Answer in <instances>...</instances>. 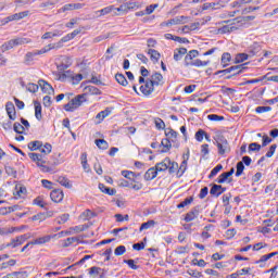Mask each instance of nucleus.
I'll return each instance as SVG.
<instances>
[{"instance_id": "nucleus-1", "label": "nucleus", "mask_w": 278, "mask_h": 278, "mask_svg": "<svg viewBox=\"0 0 278 278\" xmlns=\"http://www.w3.org/2000/svg\"><path fill=\"white\" fill-rule=\"evenodd\" d=\"M166 170H168L169 175H175L177 162L172 161L170 157H165L162 162L156 163L154 167H150L143 178L146 181H153L159 173H166Z\"/></svg>"}, {"instance_id": "nucleus-2", "label": "nucleus", "mask_w": 278, "mask_h": 278, "mask_svg": "<svg viewBox=\"0 0 278 278\" xmlns=\"http://www.w3.org/2000/svg\"><path fill=\"white\" fill-rule=\"evenodd\" d=\"M195 58H199V50H190L189 52H187L184 59L185 68H190V66H194L195 68H203L205 66H210V61H202L201 59Z\"/></svg>"}, {"instance_id": "nucleus-3", "label": "nucleus", "mask_w": 278, "mask_h": 278, "mask_svg": "<svg viewBox=\"0 0 278 278\" xmlns=\"http://www.w3.org/2000/svg\"><path fill=\"white\" fill-rule=\"evenodd\" d=\"M28 157L40 168L41 173H51V167L47 166V157L40 153L30 152Z\"/></svg>"}, {"instance_id": "nucleus-4", "label": "nucleus", "mask_w": 278, "mask_h": 278, "mask_svg": "<svg viewBox=\"0 0 278 278\" xmlns=\"http://www.w3.org/2000/svg\"><path fill=\"white\" fill-rule=\"evenodd\" d=\"M220 25H223V26L217 28L216 34H220V35L231 34V33L238 31V29H240V25L238 24V20H236V18L223 21L220 23Z\"/></svg>"}, {"instance_id": "nucleus-5", "label": "nucleus", "mask_w": 278, "mask_h": 278, "mask_svg": "<svg viewBox=\"0 0 278 278\" xmlns=\"http://www.w3.org/2000/svg\"><path fill=\"white\" fill-rule=\"evenodd\" d=\"M23 45H31V38L17 37L4 42L1 48L2 51H10L11 49H14V47H21Z\"/></svg>"}, {"instance_id": "nucleus-6", "label": "nucleus", "mask_w": 278, "mask_h": 278, "mask_svg": "<svg viewBox=\"0 0 278 278\" xmlns=\"http://www.w3.org/2000/svg\"><path fill=\"white\" fill-rule=\"evenodd\" d=\"M85 96L77 94L74 99L70 100L68 103L64 104L63 109L65 112H75L78 108H81L87 99H84Z\"/></svg>"}, {"instance_id": "nucleus-7", "label": "nucleus", "mask_w": 278, "mask_h": 278, "mask_svg": "<svg viewBox=\"0 0 278 278\" xmlns=\"http://www.w3.org/2000/svg\"><path fill=\"white\" fill-rule=\"evenodd\" d=\"M139 84L141 85L139 90L143 97H151V94L155 92V87L149 78L144 79V77H139Z\"/></svg>"}, {"instance_id": "nucleus-8", "label": "nucleus", "mask_w": 278, "mask_h": 278, "mask_svg": "<svg viewBox=\"0 0 278 278\" xmlns=\"http://www.w3.org/2000/svg\"><path fill=\"white\" fill-rule=\"evenodd\" d=\"M215 141L219 155H225L226 151H229V141L223 135H216Z\"/></svg>"}, {"instance_id": "nucleus-9", "label": "nucleus", "mask_w": 278, "mask_h": 278, "mask_svg": "<svg viewBox=\"0 0 278 278\" xmlns=\"http://www.w3.org/2000/svg\"><path fill=\"white\" fill-rule=\"evenodd\" d=\"M80 88H83V92L80 96H84V99L86 97H92V96H99L101 94V89L97 88L92 85H86V83H81Z\"/></svg>"}, {"instance_id": "nucleus-10", "label": "nucleus", "mask_w": 278, "mask_h": 278, "mask_svg": "<svg viewBox=\"0 0 278 278\" xmlns=\"http://www.w3.org/2000/svg\"><path fill=\"white\" fill-rule=\"evenodd\" d=\"M187 21H188V16L180 15L161 23V27H172V25H185Z\"/></svg>"}, {"instance_id": "nucleus-11", "label": "nucleus", "mask_w": 278, "mask_h": 278, "mask_svg": "<svg viewBox=\"0 0 278 278\" xmlns=\"http://www.w3.org/2000/svg\"><path fill=\"white\" fill-rule=\"evenodd\" d=\"M27 242V235H21L17 236L15 239H12L11 242L7 243L5 249L10 248L11 249H16L18 247H23Z\"/></svg>"}, {"instance_id": "nucleus-12", "label": "nucleus", "mask_w": 278, "mask_h": 278, "mask_svg": "<svg viewBox=\"0 0 278 278\" xmlns=\"http://www.w3.org/2000/svg\"><path fill=\"white\" fill-rule=\"evenodd\" d=\"M79 34H81V29H75L71 34L65 35L58 43H55L56 47H60V49H62V45H64V42H71V40H73L76 36H79Z\"/></svg>"}, {"instance_id": "nucleus-13", "label": "nucleus", "mask_w": 278, "mask_h": 278, "mask_svg": "<svg viewBox=\"0 0 278 278\" xmlns=\"http://www.w3.org/2000/svg\"><path fill=\"white\" fill-rule=\"evenodd\" d=\"M50 199L53 203H62L64 201V191L62 189H54L50 192Z\"/></svg>"}, {"instance_id": "nucleus-14", "label": "nucleus", "mask_w": 278, "mask_h": 278, "mask_svg": "<svg viewBox=\"0 0 278 278\" xmlns=\"http://www.w3.org/2000/svg\"><path fill=\"white\" fill-rule=\"evenodd\" d=\"M188 170V159H185L179 166V163H177V168L174 172L176 174V177L180 179V177H184L186 172Z\"/></svg>"}, {"instance_id": "nucleus-15", "label": "nucleus", "mask_w": 278, "mask_h": 278, "mask_svg": "<svg viewBox=\"0 0 278 278\" xmlns=\"http://www.w3.org/2000/svg\"><path fill=\"white\" fill-rule=\"evenodd\" d=\"M224 192H227V188L216 184L212 185L210 190L211 197H215L216 199H218L220 194H224Z\"/></svg>"}, {"instance_id": "nucleus-16", "label": "nucleus", "mask_w": 278, "mask_h": 278, "mask_svg": "<svg viewBox=\"0 0 278 278\" xmlns=\"http://www.w3.org/2000/svg\"><path fill=\"white\" fill-rule=\"evenodd\" d=\"M154 88L157 86H164V76L161 73H154L148 78Z\"/></svg>"}, {"instance_id": "nucleus-17", "label": "nucleus", "mask_w": 278, "mask_h": 278, "mask_svg": "<svg viewBox=\"0 0 278 278\" xmlns=\"http://www.w3.org/2000/svg\"><path fill=\"white\" fill-rule=\"evenodd\" d=\"M13 194L15 197V199H24V197L27 195V188H25V186L17 184L15 185Z\"/></svg>"}, {"instance_id": "nucleus-18", "label": "nucleus", "mask_w": 278, "mask_h": 278, "mask_svg": "<svg viewBox=\"0 0 278 278\" xmlns=\"http://www.w3.org/2000/svg\"><path fill=\"white\" fill-rule=\"evenodd\" d=\"M38 84L45 94H53V86H51L47 80L39 79Z\"/></svg>"}, {"instance_id": "nucleus-19", "label": "nucleus", "mask_w": 278, "mask_h": 278, "mask_svg": "<svg viewBox=\"0 0 278 278\" xmlns=\"http://www.w3.org/2000/svg\"><path fill=\"white\" fill-rule=\"evenodd\" d=\"M86 4L84 3H68L64 4L61 9L60 12H72L73 10H81Z\"/></svg>"}, {"instance_id": "nucleus-20", "label": "nucleus", "mask_w": 278, "mask_h": 278, "mask_svg": "<svg viewBox=\"0 0 278 278\" xmlns=\"http://www.w3.org/2000/svg\"><path fill=\"white\" fill-rule=\"evenodd\" d=\"M56 79L58 81H71L72 77H73V71L71 70H67V71H64V72H59L56 74Z\"/></svg>"}, {"instance_id": "nucleus-21", "label": "nucleus", "mask_w": 278, "mask_h": 278, "mask_svg": "<svg viewBox=\"0 0 278 278\" xmlns=\"http://www.w3.org/2000/svg\"><path fill=\"white\" fill-rule=\"evenodd\" d=\"M5 110L10 121H16V108L14 106V103L8 102L5 104Z\"/></svg>"}, {"instance_id": "nucleus-22", "label": "nucleus", "mask_w": 278, "mask_h": 278, "mask_svg": "<svg viewBox=\"0 0 278 278\" xmlns=\"http://www.w3.org/2000/svg\"><path fill=\"white\" fill-rule=\"evenodd\" d=\"M197 218H199V208L194 207L185 215L184 220L185 223H192V220H197Z\"/></svg>"}, {"instance_id": "nucleus-23", "label": "nucleus", "mask_w": 278, "mask_h": 278, "mask_svg": "<svg viewBox=\"0 0 278 278\" xmlns=\"http://www.w3.org/2000/svg\"><path fill=\"white\" fill-rule=\"evenodd\" d=\"M186 53H188L187 48H176L174 50V60H175V62H181V60H184V55H186Z\"/></svg>"}, {"instance_id": "nucleus-24", "label": "nucleus", "mask_w": 278, "mask_h": 278, "mask_svg": "<svg viewBox=\"0 0 278 278\" xmlns=\"http://www.w3.org/2000/svg\"><path fill=\"white\" fill-rule=\"evenodd\" d=\"M233 173H236V169L233 167L229 172L222 173L215 180L216 184H225V181H227L229 177L233 175Z\"/></svg>"}, {"instance_id": "nucleus-25", "label": "nucleus", "mask_w": 278, "mask_h": 278, "mask_svg": "<svg viewBox=\"0 0 278 278\" xmlns=\"http://www.w3.org/2000/svg\"><path fill=\"white\" fill-rule=\"evenodd\" d=\"M244 68V64L241 65H235L231 67H228L226 70L219 71L218 73H233L232 75H240V73H242V70Z\"/></svg>"}, {"instance_id": "nucleus-26", "label": "nucleus", "mask_w": 278, "mask_h": 278, "mask_svg": "<svg viewBox=\"0 0 278 278\" xmlns=\"http://www.w3.org/2000/svg\"><path fill=\"white\" fill-rule=\"evenodd\" d=\"M51 240H53V235H46L43 237H39L35 240H33V244H38V245H42V244H48V242H51Z\"/></svg>"}, {"instance_id": "nucleus-27", "label": "nucleus", "mask_w": 278, "mask_h": 278, "mask_svg": "<svg viewBox=\"0 0 278 278\" xmlns=\"http://www.w3.org/2000/svg\"><path fill=\"white\" fill-rule=\"evenodd\" d=\"M148 55L150 56L151 62L154 64H157V62H160V58H162V54L155 49H149Z\"/></svg>"}, {"instance_id": "nucleus-28", "label": "nucleus", "mask_w": 278, "mask_h": 278, "mask_svg": "<svg viewBox=\"0 0 278 278\" xmlns=\"http://www.w3.org/2000/svg\"><path fill=\"white\" fill-rule=\"evenodd\" d=\"M160 147L162 148L160 150V153H168V151H170V149H173V143H170V140L169 139H163L161 141V144Z\"/></svg>"}, {"instance_id": "nucleus-29", "label": "nucleus", "mask_w": 278, "mask_h": 278, "mask_svg": "<svg viewBox=\"0 0 278 278\" xmlns=\"http://www.w3.org/2000/svg\"><path fill=\"white\" fill-rule=\"evenodd\" d=\"M33 205H37V207H41L42 210H48L47 205H49L45 201V195H39L33 200Z\"/></svg>"}, {"instance_id": "nucleus-30", "label": "nucleus", "mask_w": 278, "mask_h": 278, "mask_svg": "<svg viewBox=\"0 0 278 278\" xmlns=\"http://www.w3.org/2000/svg\"><path fill=\"white\" fill-rule=\"evenodd\" d=\"M53 49H60V46L55 43H49L40 50H36L37 55H45V53H49V51H53Z\"/></svg>"}, {"instance_id": "nucleus-31", "label": "nucleus", "mask_w": 278, "mask_h": 278, "mask_svg": "<svg viewBox=\"0 0 278 278\" xmlns=\"http://www.w3.org/2000/svg\"><path fill=\"white\" fill-rule=\"evenodd\" d=\"M53 151V146L51 143H42L39 148L40 155H43V157H47Z\"/></svg>"}, {"instance_id": "nucleus-32", "label": "nucleus", "mask_w": 278, "mask_h": 278, "mask_svg": "<svg viewBox=\"0 0 278 278\" xmlns=\"http://www.w3.org/2000/svg\"><path fill=\"white\" fill-rule=\"evenodd\" d=\"M223 5H220V2H205L202 5V12H205V10H220Z\"/></svg>"}, {"instance_id": "nucleus-33", "label": "nucleus", "mask_w": 278, "mask_h": 278, "mask_svg": "<svg viewBox=\"0 0 278 278\" xmlns=\"http://www.w3.org/2000/svg\"><path fill=\"white\" fill-rule=\"evenodd\" d=\"M230 62H231V53L224 52L222 54V59H220V64H222L223 68H227V66H229Z\"/></svg>"}, {"instance_id": "nucleus-34", "label": "nucleus", "mask_w": 278, "mask_h": 278, "mask_svg": "<svg viewBox=\"0 0 278 278\" xmlns=\"http://www.w3.org/2000/svg\"><path fill=\"white\" fill-rule=\"evenodd\" d=\"M98 188L104 194H109V197H114L116 194V189H112L110 187H106L104 184H99Z\"/></svg>"}, {"instance_id": "nucleus-35", "label": "nucleus", "mask_w": 278, "mask_h": 278, "mask_svg": "<svg viewBox=\"0 0 278 278\" xmlns=\"http://www.w3.org/2000/svg\"><path fill=\"white\" fill-rule=\"evenodd\" d=\"M115 10V7L114 5H109V7H105L101 10H98L96 12V14H99L98 16H108V14H112V12H114Z\"/></svg>"}, {"instance_id": "nucleus-36", "label": "nucleus", "mask_w": 278, "mask_h": 278, "mask_svg": "<svg viewBox=\"0 0 278 278\" xmlns=\"http://www.w3.org/2000/svg\"><path fill=\"white\" fill-rule=\"evenodd\" d=\"M34 105H35V118H37V121H42V104H40V102L38 101H35Z\"/></svg>"}, {"instance_id": "nucleus-37", "label": "nucleus", "mask_w": 278, "mask_h": 278, "mask_svg": "<svg viewBox=\"0 0 278 278\" xmlns=\"http://www.w3.org/2000/svg\"><path fill=\"white\" fill-rule=\"evenodd\" d=\"M71 66H73V62H71V58H66L65 63H61L56 65V68L59 73H63L67 68H71Z\"/></svg>"}, {"instance_id": "nucleus-38", "label": "nucleus", "mask_w": 278, "mask_h": 278, "mask_svg": "<svg viewBox=\"0 0 278 278\" xmlns=\"http://www.w3.org/2000/svg\"><path fill=\"white\" fill-rule=\"evenodd\" d=\"M29 151H40V148L42 147V141L40 140H35V141H30L27 144Z\"/></svg>"}, {"instance_id": "nucleus-39", "label": "nucleus", "mask_w": 278, "mask_h": 278, "mask_svg": "<svg viewBox=\"0 0 278 278\" xmlns=\"http://www.w3.org/2000/svg\"><path fill=\"white\" fill-rule=\"evenodd\" d=\"M94 144L98 147V149H101L102 151H108L110 148V143L105 141L104 139H96Z\"/></svg>"}, {"instance_id": "nucleus-40", "label": "nucleus", "mask_w": 278, "mask_h": 278, "mask_svg": "<svg viewBox=\"0 0 278 278\" xmlns=\"http://www.w3.org/2000/svg\"><path fill=\"white\" fill-rule=\"evenodd\" d=\"M236 21H238L239 28L244 25V23H249V21H255V15H248L242 17H236Z\"/></svg>"}, {"instance_id": "nucleus-41", "label": "nucleus", "mask_w": 278, "mask_h": 278, "mask_svg": "<svg viewBox=\"0 0 278 278\" xmlns=\"http://www.w3.org/2000/svg\"><path fill=\"white\" fill-rule=\"evenodd\" d=\"M58 182L60 184V186H63L64 188H73V184H71V180L64 176H60L58 178Z\"/></svg>"}, {"instance_id": "nucleus-42", "label": "nucleus", "mask_w": 278, "mask_h": 278, "mask_svg": "<svg viewBox=\"0 0 278 278\" xmlns=\"http://www.w3.org/2000/svg\"><path fill=\"white\" fill-rule=\"evenodd\" d=\"M28 14H29V11H24V12L15 13L11 17H9V21H21L23 18H26V16Z\"/></svg>"}, {"instance_id": "nucleus-43", "label": "nucleus", "mask_w": 278, "mask_h": 278, "mask_svg": "<svg viewBox=\"0 0 278 278\" xmlns=\"http://www.w3.org/2000/svg\"><path fill=\"white\" fill-rule=\"evenodd\" d=\"M153 122H154L155 128L159 131H162V129H166V123H164V119L160 117H154Z\"/></svg>"}, {"instance_id": "nucleus-44", "label": "nucleus", "mask_w": 278, "mask_h": 278, "mask_svg": "<svg viewBox=\"0 0 278 278\" xmlns=\"http://www.w3.org/2000/svg\"><path fill=\"white\" fill-rule=\"evenodd\" d=\"M122 14H128L127 7L125 4H122L118 8L115 7L113 16H122Z\"/></svg>"}, {"instance_id": "nucleus-45", "label": "nucleus", "mask_w": 278, "mask_h": 278, "mask_svg": "<svg viewBox=\"0 0 278 278\" xmlns=\"http://www.w3.org/2000/svg\"><path fill=\"white\" fill-rule=\"evenodd\" d=\"M84 79V75L81 74H72V78L70 79V83L72 86H77L79 83Z\"/></svg>"}, {"instance_id": "nucleus-46", "label": "nucleus", "mask_w": 278, "mask_h": 278, "mask_svg": "<svg viewBox=\"0 0 278 278\" xmlns=\"http://www.w3.org/2000/svg\"><path fill=\"white\" fill-rule=\"evenodd\" d=\"M110 114H112V111H110V109H105L104 111L99 112L96 118L102 123V121H105Z\"/></svg>"}, {"instance_id": "nucleus-47", "label": "nucleus", "mask_w": 278, "mask_h": 278, "mask_svg": "<svg viewBox=\"0 0 278 278\" xmlns=\"http://www.w3.org/2000/svg\"><path fill=\"white\" fill-rule=\"evenodd\" d=\"M275 255H278V252H271L269 254H265L261 256L258 261H255L254 264H264V262H268V260H270L271 257H275Z\"/></svg>"}, {"instance_id": "nucleus-48", "label": "nucleus", "mask_w": 278, "mask_h": 278, "mask_svg": "<svg viewBox=\"0 0 278 278\" xmlns=\"http://www.w3.org/2000/svg\"><path fill=\"white\" fill-rule=\"evenodd\" d=\"M165 136L167 139L172 140V142H175L177 140L178 132L173 128H169L165 131Z\"/></svg>"}, {"instance_id": "nucleus-49", "label": "nucleus", "mask_w": 278, "mask_h": 278, "mask_svg": "<svg viewBox=\"0 0 278 278\" xmlns=\"http://www.w3.org/2000/svg\"><path fill=\"white\" fill-rule=\"evenodd\" d=\"M122 175L125 177V179H130L131 181H134L136 177H140V174H136L131 170H122Z\"/></svg>"}, {"instance_id": "nucleus-50", "label": "nucleus", "mask_w": 278, "mask_h": 278, "mask_svg": "<svg viewBox=\"0 0 278 278\" xmlns=\"http://www.w3.org/2000/svg\"><path fill=\"white\" fill-rule=\"evenodd\" d=\"M247 60H249V54L239 53L235 58V64H242V62H247Z\"/></svg>"}, {"instance_id": "nucleus-51", "label": "nucleus", "mask_w": 278, "mask_h": 278, "mask_svg": "<svg viewBox=\"0 0 278 278\" xmlns=\"http://www.w3.org/2000/svg\"><path fill=\"white\" fill-rule=\"evenodd\" d=\"M194 201L193 197L186 198L182 202L177 204V208L181 210L184 207H187V205H190Z\"/></svg>"}, {"instance_id": "nucleus-52", "label": "nucleus", "mask_w": 278, "mask_h": 278, "mask_svg": "<svg viewBox=\"0 0 278 278\" xmlns=\"http://www.w3.org/2000/svg\"><path fill=\"white\" fill-rule=\"evenodd\" d=\"M115 79L119 86H127L129 83L127 81V78L123 74H116Z\"/></svg>"}, {"instance_id": "nucleus-53", "label": "nucleus", "mask_w": 278, "mask_h": 278, "mask_svg": "<svg viewBox=\"0 0 278 278\" xmlns=\"http://www.w3.org/2000/svg\"><path fill=\"white\" fill-rule=\"evenodd\" d=\"M207 119L212 121L213 123H220L222 121H225V116L217 115V114H210L207 115Z\"/></svg>"}, {"instance_id": "nucleus-54", "label": "nucleus", "mask_w": 278, "mask_h": 278, "mask_svg": "<svg viewBox=\"0 0 278 278\" xmlns=\"http://www.w3.org/2000/svg\"><path fill=\"white\" fill-rule=\"evenodd\" d=\"M36 55H38L36 51L27 52L24 58L25 64H31V61L34 60V58H36Z\"/></svg>"}, {"instance_id": "nucleus-55", "label": "nucleus", "mask_w": 278, "mask_h": 278, "mask_svg": "<svg viewBox=\"0 0 278 278\" xmlns=\"http://www.w3.org/2000/svg\"><path fill=\"white\" fill-rule=\"evenodd\" d=\"M249 153H253L255 151H262V146L257 142L250 143L248 147Z\"/></svg>"}, {"instance_id": "nucleus-56", "label": "nucleus", "mask_w": 278, "mask_h": 278, "mask_svg": "<svg viewBox=\"0 0 278 278\" xmlns=\"http://www.w3.org/2000/svg\"><path fill=\"white\" fill-rule=\"evenodd\" d=\"M39 89H40V85L34 84V83H29L26 87V90H28V92H31L33 94L38 92Z\"/></svg>"}, {"instance_id": "nucleus-57", "label": "nucleus", "mask_w": 278, "mask_h": 278, "mask_svg": "<svg viewBox=\"0 0 278 278\" xmlns=\"http://www.w3.org/2000/svg\"><path fill=\"white\" fill-rule=\"evenodd\" d=\"M155 226V220H148L141 224L139 231H144V229H151V227Z\"/></svg>"}, {"instance_id": "nucleus-58", "label": "nucleus", "mask_w": 278, "mask_h": 278, "mask_svg": "<svg viewBox=\"0 0 278 278\" xmlns=\"http://www.w3.org/2000/svg\"><path fill=\"white\" fill-rule=\"evenodd\" d=\"M236 233H238V231L235 228L226 230V240H233V238H236Z\"/></svg>"}, {"instance_id": "nucleus-59", "label": "nucleus", "mask_w": 278, "mask_h": 278, "mask_svg": "<svg viewBox=\"0 0 278 278\" xmlns=\"http://www.w3.org/2000/svg\"><path fill=\"white\" fill-rule=\"evenodd\" d=\"M25 277V273L23 271H13L11 274H8L7 276L2 277V278H24Z\"/></svg>"}, {"instance_id": "nucleus-60", "label": "nucleus", "mask_w": 278, "mask_h": 278, "mask_svg": "<svg viewBox=\"0 0 278 278\" xmlns=\"http://www.w3.org/2000/svg\"><path fill=\"white\" fill-rule=\"evenodd\" d=\"M13 130L15 134H25V127L18 122L13 125Z\"/></svg>"}, {"instance_id": "nucleus-61", "label": "nucleus", "mask_w": 278, "mask_h": 278, "mask_svg": "<svg viewBox=\"0 0 278 278\" xmlns=\"http://www.w3.org/2000/svg\"><path fill=\"white\" fill-rule=\"evenodd\" d=\"M223 166L220 164L216 165L210 173L208 175V179H212L213 177H216V175H218V173H220Z\"/></svg>"}, {"instance_id": "nucleus-62", "label": "nucleus", "mask_w": 278, "mask_h": 278, "mask_svg": "<svg viewBox=\"0 0 278 278\" xmlns=\"http://www.w3.org/2000/svg\"><path fill=\"white\" fill-rule=\"evenodd\" d=\"M244 173V163L241 161L237 163V170H236V177H241V175Z\"/></svg>"}, {"instance_id": "nucleus-63", "label": "nucleus", "mask_w": 278, "mask_h": 278, "mask_svg": "<svg viewBox=\"0 0 278 278\" xmlns=\"http://www.w3.org/2000/svg\"><path fill=\"white\" fill-rule=\"evenodd\" d=\"M205 138V130L203 129H199L197 132H195V140L197 142H203V139Z\"/></svg>"}, {"instance_id": "nucleus-64", "label": "nucleus", "mask_w": 278, "mask_h": 278, "mask_svg": "<svg viewBox=\"0 0 278 278\" xmlns=\"http://www.w3.org/2000/svg\"><path fill=\"white\" fill-rule=\"evenodd\" d=\"M278 266H274L270 269H268L266 273H270L269 278H278V271H277Z\"/></svg>"}]
</instances>
